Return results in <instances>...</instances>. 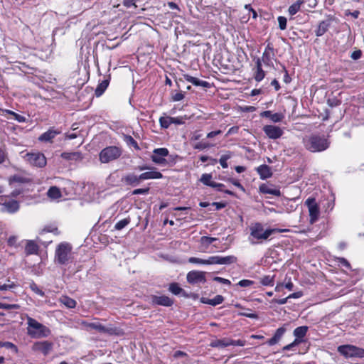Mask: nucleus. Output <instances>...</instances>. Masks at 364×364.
<instances>
[{"label":"nucleus","mask_w":364,"mask_h":364,"mask_svg":"<svg viewBox=\"0 0 364 364\" xmlns=\"http://www.w3.org/2000/svg\"><path fill=\"white\" fill-rule=\"evenodd\" d=\"M250 235L249 237V241L251 244L255 245L266 240L274 232H282L286 231L285 230L279 229H264V226L260 223H255L252 224L250 228Z\"/></svg>","instance_id":"1"},{"label":"nucleus","mask_w":364,"mask_h":364,"mask_svg":"<svg viewBox=\"0 0 364 364\" xmlns=\"http://www.w3.org/2000/svg\"><path fill=\"white\" fill-rule=\"evenodd\" d=\"M305 148L311 152H321L329 147L330 142L322 135L313 134L304 138Z\"/></svg>","instance_id":"2"},{"label":"nucleus","mask_w":364,"mask_h":364,"mask_svg":"<svg viewBox=\"0 0 364 364\" xmlns=\"http://www.w3.org/2000/svg\"><path fill=\"white\" fill-rule=\"evenodd\" d=\"M27 333L33 338H47L51 334V331L45 325L39 323L36 319L27 316Z\"/></svg>","instance_id":"3"},{"label":"nucleus","mask_w":364,"mask_h":364,"mask_svg":"<svg viewBox=\"0 0 364 364\" xmlns=\"http://www.w3.org/2000/svg\"><path fill=\"white\" fill-rule=\"evenodd\" d=\"M72 245L66 242H60L55 251V262L60 265H67L73 262V252Z\"/></svg>","instance_id":"4"},{"label":"nucleus","mask_w":364,"mask_h":364,"mask_svg":"<svg viewBox=\"0 0 364 364\" xmlns=\"http://www.w3.org/2000/svg\"><path fill=\"white\" fill-rule=\"evenodd\" d=\"M122 154L120 147L109 146L104 148L99 154V159L102 164H107L118 159Z\"/></svg>","instance_id":"5"},{"label":"nucleus","mask_w":364,"mask_h":364,"mask_svg":"<svg viewBox=\"0 0 364 364\" xmlns=\"http://www.w3.org/2000/svg\"><path fill=\"white\" fill-rule=\"evenodd\" d=\"M337 350L346 358H364V349L353 345L339 346Z\"/></svg>","instance_id":"6"},{"label":"nucleus","mask_w":364,"mask_h":364,"mask_svg":"<svg viewBox=\"0 0 364 364\" xmlns=\"http://www.w3.org/2000/svg\"><path fill=\"white\" fill-rule=\"evenodd\" d=\"M24 159L31 166L38 168L44 167L46 165V158L44 154L41 152L27 153L24 156Z\"/></svg>","instance_id":"7"},{"label":"nucleus","mask_w":364,"mask_h":364,"mask_svg":"<svg viewBox=\"0 0 364 364\" xmlns=\"http://www.w3.org/2000/svg\"><path fill=\"white\" fill-rule=\"evenodd\" d=\"M305 205L307 206L309 213V222L311 224L316 223L320 215V210L315 198H309L305 201Z\"/></svg>","instance_id":"8"},{"label":"nucleus","mask_w":364,"mask_h":364,"mask_svg":"<svg viewBox=\"0 0 364 364\" xmlns=\"http://www.w3.org/2000/svg\"><path fill=\"white\" fill-rule=\"evenodd\" d=\"M169 151L166 148H157L154 149L151 159L154 163L158 165H166V157L168 156Z\"/></svg>","instance_id":"9"},{"label":"nucleus","mask_w":364,"mask_h":364,"mask_svg":"<svg viewBox=\"0 0 364 364\" xmlns=\"http://www.w3.org/2000/svg\"><path fill=\"white\" fill-rule=\"evenodd\" d=\"M20 209L19 203L15 200H5L0 203V212L2 213L14 214Z\"/></svg>","instance_id":"10"},{"label":"nucleus","mask_w":364,"mask_h":364,"mask_svg":"<svg viewBox=\"0 0 364 364\" xmlns=\"http://www.w3.org/2000/svg\"><path fill=\"white\" fill-rule=\"evenodd\" d=\"M53 348V343L48 341L35 342L32 346L34 351L41 352L43 355H48Z\"/></svg>","instance_id":"11"},{"label":"nucleus","mask_w":364,"mask_h":364,"mask_svg":"<svg viewBox=\"0 0 364 364\" xmlns=\"http://www.w3.org/2000/svg\"><path fill=\"white\" fill-rule=\"evenodd\" d=\"M262 129L267 136L271 139H279L284 134L283 129L275 125H265Z\"/></svg>","instance_id":"12"},{"label":"nucleus","mask_w":364,"mask_h":364,"mask_svg":"<svg viewBox=\"0 0 364 364\" xmlns=\"http://www.w3.org/2000/svg\"><path fill=\"white\" fill-rule=\"evenodd\" d=\"M187 281L190 284H203L205 282V273L200 271H191L187 274Z\"/></svg>","instance_id":"13"},{"label":"nucleus","mask_w":364,"mask_h":364,"mask_svg":"<svg viewBox=\"0 0 364 364\" xmlns=\"http://www.w3.org/2000/svg\"><path fill=\"white\" fill-rule=\"evenodd\" d=\"M122 182L126 186L135 187L141 183V175H136L134 173H128L122 176Z\"/></svg>","instance_id":"14"},{"label":"nucleus","mask_w":364,"mask_h":364,"mask_svg":"<svg viewBox=\"0 0 364 364\" xmlns=\"http://www.w3.org/2000/svg\"><path fill=\"white\" fill-rule=\"evenodd\" d=\"M151 302L153 304L163 306H171L173 304V301L171 298L165 295L152 296Z\"/></svg>","instance_id":"15"},{"label":"nucleus","mask_w":364,"mask_h":364,"mask_svg":"<svg viewBox=\"0 0 364 364\" xmlns=\"http://www.w3.org/2000/svg\"><path fill=\"white\" fill-rule=\"evenodd\" d=\"M60 133V130L55 129L54 128H50L47 132L43 133L38 137V140L40 141L50 142L52 141V139H53L57 135H58Z\"/></svg>","instance_id":"16"},{"label":"nucleus","mask_w":364,"mask_h":364,"mask_svg":"<svg viewBox=\"0 0 364 364\" xmlns=\"http://www.w3.org/2000/svg\"><path fill=\"white\" fill-rule=\"evenodd\" d=\"M149 170V171H146L140 174L141 181L149 179H159L163 178L162 173L159 171H157L156 168L151 167Z\"/></svg>","instance_id":"17"},{"label":"nucleus","mask_w":364,"mask_h":364,"mask_svg":"<svg viewBox=\"0 0 364 364\" xmlns=\"http://www.w3.org/2000/svg\"><path fill=\"white\" fill-rule=\"evenodd\" d=\"M83 324L87 328L95 329L100 333H113L112 328H107L99 322H92V323L84 322Z\"/></svg>","instance_id":"18"},{"label":"nucleus","mask_w":364,"mask_h":364,"mask_svg":"<svg viewBox=\"0 0 364 364\" xmlns=\"http://www.w3.org/2000/svg\"><path fill=\"white\" fill-rule=\"evenodd\" d=\"M260 117L270 119L274 123L280 122L284 119V115L282 113H272L269 110L264 111L260 113Z\"/></svg>","instance_id":"19"},{"label":"nucleus","mask_w":364,"mask_h":364,"mask_svg":"<svg viewBox=\"0 0 364 364\" xmlns=\"http://www.w3.org/2000/svg\"><path fill=\"white\" fill-rule=\"evenodd\" d=\"M259 191L263 194H269L275 196H280L281 191L279 188H276L272 185L262 184L259 186Z\"/></svg>","instance_id":"20"},{"label":"nucleus","mask_w":364,"mask_h":364,"mask_svg":"<svg viewBox=\"0 0 364 364\" xmlns=\"http://www.w3.org/2000/svg\"><path fill=\"white\" fill-rule=\"evenodd\" d=\"M286 325L287 324H285L284 326H282L277 329L273 337L267 341V343L269 346H274V345L277 344L280 341V339L282 338V337L283 336V335L285 333V332L287 331V328H285Z\"/></svg>","instance_id":"21"},{"label":"nucleus","mask_w":364,"mask_h":364,"mask_svg":"<svg viewBox=\"0 0 364 364\" xmlns=\"http://www.w3.org/2000/svg\"><path fill=\"white\" fill-rule=\"evenodd\" d=\"M308 329L309 328L306 326L296 328L293 332L295 337L294 340L297 341L298 343H301L304 341V338L306 336Z\"/></svg>","instance_id":"22"},{"label":"nucleus","mask_w":364,"mask_h":364,"mask_svg":"<svg viewBox=\"0 0 364 364\" xmlns=\"http://www.w3.org/2000/svg\"><path fill=\"white\" fill-rule=\"evenodd\" d=\"M184 79L187 81L191 82L195 86H200L203 87H209V82L207 81L200 80L197 77H193L191 75H189L188 74L183 75Z\"/></svg>","instance_id":"23"},{"label":"nucleus","mask_w":364,"mask_h":364,"mask_svg":"<svg viewBox=\"0 0 364 364\" xmlns=\"http://www.w3.org/2000/svg\"><path fill=\"white\" fill-rule=\"evenodd\" d=\"M256 170L259 175L260 178L263 180L270 178L272 175L270 167L266 164L260 165Z\"/></svg>","instance_id":"24"},{"label":"nucleus","mask_w":364,"mask_h":364,"mask_svg":"<svg viewBox=\"0 0 364 364\" xmlns=\"http://www.w3.org/2000/svg\"><path fill=\"white\" fill-rule=\"evenodd\" d=\"M274 56V48L271 43H268L262 54V60L264 63L268 64Z\"/></svg>","instance_id":"25"},{"label":"nucleus","mask_w":364,"mask_h":364,"mask_svg":"<svg viewBox=\"0 0 364 364\" xmlns=\"http://www.w3.org/2000/svg\"><path fill=\"white\" fill-rule=\"evenodd\" d=\"M223 300L224 298L221 295H217L213 299L202 297L200 299L202 303L209 304L213 306L220 304L223 301Z\"/></svg>","instance_id":"26"},{"label":"nucleus","mask_w":364,"mask_h":364,"mask_svg":"<svg viewBox=\"0 0 364 364\" xmlns=\"http://www.w3.org/2000/svg\"><path fill=\"white\" fill-rule=\"evenodd\" d=\"M59 301L61 304L64 305L68 309H73L76 306L77 304L75 300L65 295L60 296Z\"/></svg>","instance_id":"27"},{"label":"nucleus","mask_w":364,"mask_h":364,"mask_svg":"<svg viewBox=\"0 0 364 364\" xmlns=\"http://www.w3.org/2000/svg\"><path fill=\"white\" fill-rule=\"evenodd\" d=\"M329 26V21H323L320 22L317 29L315 31L316 36L318 37L323 36L328 31Z\"/></svg>","instance_id":"28"},{"label":"nucleus","mask_w":364,"mask_h":364,"mask_svg":"<svg viewBox=\"0 0 364 364\" xmlns=\"http://www.w3.org/2000/svg\"><path fill=\"white\" fill-rule=\"evenodd\" d=\"M218 240L216 237L203 236L200 239V244L203 248L207 250L211 244H213Z\"/></svg>","instance_id":"29"},{"label":"nucleus","mask_w":364,"mask_h":364,"mask_svg":"<svg viewBox=\"0 0 364 364\" xmlns=\"http://www.w3.org/2000/svg\"><path fill=\"white\" fill-rule=\"evenodd\" d=\"M109 81L108 79L102 80L96 87L95 94L96 97H100L106 90L109 85Z\"/></svg>","instance_id":"30"},{"label":"nucleus","mask_w":364,"mask_h":364,"mask_svg":"<svg viewBox=\"0 0 364 364\" xmlns=\"http://www.w3.org/2000/svg\"><path fill=\"white\" fill-rule=\"evenodd\" d=\"M38 251V247L33 241H28L25 247V252L27 255L36 254Z\"/></svg>","instance_id":"31"},{"label":"nucleus","mask_w":364,"mask_h":364,"mask_svg":"<svg viewBox=\"0 0 364 364\" xmlns=\"http://www.w3.org/2000/svg\"><path fill=\"white\" fill-rule=\"evenodd\" d=\"M237 260V257L234 255L219 256V264H231L235 263Z\"/></svg>","instance_id":"32"},{"label":"nucleus","mask_w":364,"mask_h":364,"mask_svg":"<svg viewBox=\"0 0 364 364\" xmlns=\"http://www.w3.org/2000/svg\"><path fill=\"white\" fill-rule=\"evenodd\" d=\"M264 72L262 68V64L260 60L258 59L257 61V71L255 75V79L257 82H260L264 77Z\"/></svg>","instance_id":"33"},{"label":"nucleus","mask_w":364,"mask_h":364,"mask_svg":"<svg viewBox=\"0 0 364 364\" xmlns=\"http://www.w3.org/2000/svg\"><path fill=\"white\" fill-rule=\"evenodd\" d=\"M210 346L214 348H225L230 346V338H223L214 341Z\"/></svg>","instance_id":"34"},{"label":"nucleus","mask_w":364,"mask_h":364,"mask_svg":"<svg viewBox=\"0 0 364 364\" xmlns=\"http://www.w3.org/2000/svg\"><path fill=\"white\" fill-rule=\"evenodd\" d=\"M47 195L52 199H58L61 197L60 191L56 186L50 187L48 191Z\"/></svg>","instance_id":"35"},{"label":"nucleus","mask_w":364,"mask_h":364,"mask_svg":"<svg viewBox=\"0 0 364 364\" xmlns=\"http://www.w3.org/2000/svg\"><path fill=\"white\" fill-rule=\"evenodd\" d=\"M304 0H297L295 3L289 7L288 11L291 16L295 15L300 9Z\"/></svg>","instance_id":"36"},{"label":"nucleus","mask_w":364,"mask_h":364,"mask_svg":"<svg viewBox=\"0 0 364 364\" xmlns=\"http://www.w3.org/2000/svg\"><path fill=\"white\" fill-rule=\"evenodd\" d=\"M275 275H266L260 279V283L264 286H273Z\"/></svg>","instance_id":"37"},{"label":"nucleus","mask_w":364,"mask_h":364,"mask_svg":"<svg viewBox=\"0 0 364 364\" xmlns=\"http://www.w3.org/2000/svg\"><path fill=\"white\" fill-rule=\"evenodd\" d=\"M159 124L162 128L167 129L172 124V117L168 116L161 117Z\"/></svg>","instance_id":"38"},{"label":"nucleus","mask_w":364,"mask_h":364,"mask_svg":"<svg viewBox=\"0 0 364 364\" xmlns=\"http://www.w3.org/2000/svg\"><path fill=\"white\" fill-rule=\"evenodd\" d=\"M212 175L210 173H203L200 177V182L204 185L210 186V184H213L214 181H211Z\"/></svg>","instance_id":"39"},{"label":"nucleus","mask_w":364,"mask_h":364,"mask_svg":"<svg viewBox=\"0 0 364 364\" xmlns=\"http://www.w3.org/2000/svg\"><path fill=\"white\" fill-rule=\"evenodd\" d=\"M130 221L131 220L129 218H126L122 220H120L115 224L114 228L117 230H121L124 228H125L130 223Z\"/></svg>","instance_id":"40"},{"label":"nucleus","mask_w":364,"mask_h":364,"mask_svg":"<svg viewBox=\"0 0 364 364\" xmlns=\"http://www.w3.org/2000/svg\"><path fill=\"white\" fill-rule=\"evenodd\" d=\"M124 140L127 143V145L132 146L134 147L136 149H139V147L138 146V144L136 141L131 136L129 135H125L124 136Z\"/></svg>","instance_id":"41"},{"label":"nucleus","mask_w":364,"mask_h":364,"mask_svg":"<svg viewBox=\"0 0 364 364\" xmlns=\"http://www.w3.org/2000/svg\"><path fill=\"white\" fill-rule=\"evenodd\" d=\"M224 186H225L224 184L220 183H217V182H215V181H214L213 184H210V187L216 188L218 191H221V192L223 191L225 193H227L228 195H230V196H233L234 195L233 192L231 191H229V190L224 191L223 190V187Z\"/></svg>","instance_id":"42"},{"label":"nucleus","mask_w":364,"mask_h":364,"mask_svg":"<svg viewBox=\"0 0 364 364\" xmlns=\"http://www.w3.org/2000/svg\"><path fill=\"white\" fill-rule=\"evenodd\" d=\"M231 158V154L230 153H228V154H223L220 156V159H219V162L221 165V166L223 168H228V164L227 163V161L228 159H230Z\"/></svg>","instance_id":"43"},{"label":"nucleus","mask_w":364,"mask_h":364,"mask_svg":"<svg viewBox=\"0 0 364 364\" xmlns=\"http://www.w3.org/2000/svg\"><path fill=\"white\" fill-rule=\"evenodd\" d=\"M168 289L171 293H173L175 295H178L183 290L176 283L171 284Z\"/></svg>","instance_id":"44"},{"label":"nucleus","mask_w":364,"mask_h":364,"mask_svg":"<svg viewBox=\"0 0 364 364\" xmlns=\"http://www.w3.org/2000/svg\"><path fill=\"white\" fill-rule=\"evenodd\" d=\"M188 118L186 115L172 117V124H183Z\"/></svg>","instance_id":"45"},{"label":"nucleus","mask_w":364,"mask_h":364,"mask_svg":"<svg viewBox=\"0 0 364 364\" xmlns=\"http://www.w3.org/2000/svg\"><path fill=\"white\" fill-rule=\"evenodd\" d=\"M19 308H20V306L18 304H9L0 302V309H6V310L15 309V310H16V309H18Z\"/></svg>","instance_id":"46"},{"label":"nucleus","mask_w":364,"mask_h":364,"mask_svg":"<svg viewBox=\"0 0 364 364\" xmlns=\"http://www.w3.org/2000/svg\"><path fill=\"white\" fill-rule=\"evenodd\" d=\"M80 155L79 153H68V152H63L61 154V157L66 160H72L75 159L76 156H78Z\"/></svg>","instance_id":"47"},{"label":"nucleus","mask_w":364,"mask_h":364,"mask_svg":"<svg viewBox=\"0 0 364 364\" xmlns=\"http://www.w3.org/2000/svg\"><path fill=\"white\" fill-rule=\"evenodd\" d=\"M205 262L206 264H219V255L209 257Z\"/></svg>","instance_id":"48"},{"label":"nucleus","mask_w":364,"mask_h":364,"mask_svg":"<svg viewBox=\"0 0 364 364\" xmlns=\"http://www.w3.org/2000/svg\"><path fill=\"white\" fill-rule=\"evenodd\" d=\"M287 20L284 16L278 17L279 27L281 30H285L287 28Z\"/></svg>","instance_id":"49"},{"label":"nucleus","mask_w":364,"mask_h":364,"mask_svg":"<svg viewBox=\"0 0 364 364\" xmlns=\"http://www.w3.org/2000/svg\"><path fill=\"white\" fill-rule=\"evenodd\" d=\"M188 262L192 264H206L205 259L191 257L188 259Z\"/></svg>","instance_id":"50"},{"label":"nucleus","mask_w":364,"mask_h":364,"mask_svg":"<svg viewBox=\"0 0 364 364\" xmlns=\"http://www.w3.org/2000/svg\"><path fill=\"white\" fill-rule=\"evenodd\" d=\"M2 347H5L8 349H11L14 353H17L18 349L17 347L11 342H2Z\"/></svg>","instance_id":"51"},{"label":"nucleus","mask_w":364,"mask_h":364,"mask_svg":"<svg viewBox=\"0 0 364 364\" xmlns=\"http://www.w3.org/2000/svg\"><path fill=\"white\" fill-rule=\"evenodd\" d=\"M228 181L230 182L232 184H233L235 186L237 187L242 191L244 192L245 191L244 186L240 183L238 180L234 178H229Z\"/></svg>","instance_id":"52"},{"label":"nucleus","mask_w":364,"mask_h":364,"mask_svg":"<svg viewBox=\"0 0 364 364\" xmlns=\"http://www.w3.org/2000/svg\"><path fill=\"white\" fill-rule=\"evenodd\" d=\"M253 284H254V282L252 280L242 279V280H240L237 283V285H239L240 287H247L252 285Z\"/></svg>","instance_id":"53"},{"label":"nucleus","mask_w":364,"mask_h":364,"mask_svg":"<svg viewBox=\"0 0 364 364\" xmlns=\"http://www.w3.org/2000/svg\"><path fill=\"white\" fill-rule=\"evenodd\" d=\"M246 342L244 340H232L230 339V346H244Z\"/></svg>","instance_id":"54"},{"label":"nucleus","mask_w":364,"mask_h":364,"mask_svg":"<svg viewBox=\"0 0 364 364\" xmlns=\"http://www.w3.org/2000/svg\"><path fill=\"white\" fill-rule=\"evenodd\" d=\"M31 289H32L33 291H34L36 294L41 296H44V291H43L41 289H39V287L36 284H33L31 285Z\"/></svg>","instance_id":"55"},{"label":"nucleus","mask_w":364,"mask_h":364,"mask_svg":"<svg viewBox=\"0 0 364 364\" xmlns=\"http://www.w3.org/2000/svg\"><path fill=\"white\" fill-rule=\"evenodd\" d=\"M149 191V188H137L133 191V195L146 194Z\"/></svg>","instance_id":"56"},{"label":"nucleus","mask_w":364,"mask_h":364,"mask_svg":"<svg viewBox=\"0 0 364 364\" xmlns=\"http://www.w3.org/2000/svg\"><path fill=\"white\" fill-rule=\"evenodd\" d=\"M299 344H300L299 343H298L297 341H294L292 343H291L290 344H288L287 346H285L284 348H283V350L284 351H287V350H291L294 347L298 346Z\"/></svg>","instance_id":"57"},{"label":"nucleus","mask_w":364,"mask_h":364,"mask_svg":"<svg viewBox=\"0 0 364 364\" xmlns=\"http://www.w3.org/2000/svg\"><path fill=\"white\" fill-rule=\"evenodd\" d=\"M194 149L203 150L209 147V144L203 142H199L194 145Z\"/></svg>","instance_id":"58"},{"label":"nucleus","mask_w":364,"mask_h":364,"mask_svg":"<svg viewBox=\"0 0 364 364\" xmlns=\"http://www.w3.org/2000/svg\"><path fill=\"white\" fill-rule=\"evenodd\" d=\"M16 285L11 282L9 284H0V291H5L14 288Z\"/></svg>","instance_id":"59"},{"label":"nucleus","mask_w":364,"mask_h":364,"mask_svg":"<svg viewBox=\"0 0 364 364\" xmlns=\"http://www.w3.org/2000/svg\"><path fill=\"white\" fill-rule=\"evenodd\" d=\"M214 280L216 282H218L221 284H226V285H230V284H231L230 280L225 279V278L220 277H215L214 278Z\"/></svg>","instance_id":"60"},{"label":"nucleus","mask_w":364,"mask_h":364,"mask_svg":"<svg viewBox=\"0 0 364 364\" xmlns=\"http://www.w3.org/2000/svg\"><path fill=\"white\" fill-rule=\"evenodd\" d=\"M13 118L18 122H26V118L22 115H20L16 112H14L13 115Z\"/></svg>","instance_id":"61"},{"label":"nucleus","mask_w":364,"mask_h":364,"mask_svg":"<svg viewBox=\"0 0 364 364\" xmlns=\"http://www.w3.org/2000/svg\"><path fill=\"white\" fill-rule=\"evenodd\" d=\"M123 4L127 8H131L132 6L134 8L136 7L135 0H124Z\"/></svg>","instance_id":"62"},{"label":"nucleus","mask_w":364,"mask_h":364,"mask_svg":"<svg viewBox=\"0 0 364 364\" xmlns=\"http://www.w3.org/2000/svg\"><path fill=\"white\" fill-rule=\"evenodd\" d=\"M17 237L16 236H10L9 238H8V240H7V243L9 246H14L16 245V243L17 242Z\"/></svg>","instance_id":"63"},{"label":"nucleus","mask_w":364,"mask_h":364,"mask_svg":"<svg viewBox=\"0 0 364 364\" xmlns=\"http://www.w3.org/2000/svg\"><path fill=\"white\" fill-rule=\"evenodd\" d=\"M339 262L340 264L343 266V267H345L348 269L350 268V265L349 264V262L345 259V258H339Z\"/></svg>","instance_id":"64"}]
</instances>
